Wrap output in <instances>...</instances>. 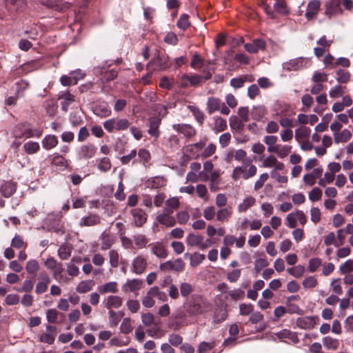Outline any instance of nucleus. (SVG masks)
<instances>
[{"label": "nucleus", "instance_id": "obj_1", "mask_svg": "<svg viewBox=\"0 0 353 353\" xmlns=\"http://www.w3.org/2000/svg\"><path fill=\"white\" fill-rule=\"evenodd\" d=\"M210 304L208 300L201 295L194 294L185 305L186 312L190 316H195L208 312Z\"/></svg>", "mask_w": 353, "mask_h": 353}, {"label": "nucleus", "instance_id": "obj_2", "mask_svg": "<svg viewBox=\"0 0 353 353\" xmlns=\"http://www.w3.org/2000/svg\"><path fill=\"white\" fill-rule=\"evenodd\" d=\"M43 131L40 129H32L27 123H20L14 129V133L16 137L26 139L31 137H40Z\"/></svg>", "mask_w": 353, "mask_h": 353}, {"label": "nucleus", "instance_id": "obj_3", "mask_svg": "<svg viewBox=\"0 0 353 353\" xmlns=\"http://www.w3.org/2000/svg\"><path fill=\"white\" fill-rule=\"evenodd\" d=\"M170 66L169 57L165 55H158L154 57L146 65L148 70H164Z\"/></svg>", "mask_w": 353, "mask_h": 353}, {"label": "nucleus", "instance_id": "obj_4", "mask_svg": "<svg viewBox=\"0 0 353 353\" xmlns=\"http://www.w3.org/2000/svg\"><path fill=\"white\" fill-rule=\"evenodd\" d=\"M256 173V167L252 163L250 159L244 161L241 166L236 167L233 172V176H254Z\"/></svg>", "mask_w": 353, "mask_h": 353}, {"label": "nucleus", "instance_id": "obj_5", "mask_svg": "<svg viewBox=\"0 0 353 353\" xmlns=\"http://www.w3.org/2000/svg\"><path fill=\"white\" fill-rule=\"evenodd\" d=\"M172 128L177 132L182 134L188 139H192L196 134V130L187 123L174 124Z\"/></svg>", "mask_w": 353, "mask_h": 353}, {"label": "nucleus", "instance_id": "obj_6", "mask_svg": "<svg viewBox=\"0 0 353 353\" xmlns=\"http://www.w3.org/2000/svg\"><path fill=\"white\" fill-rule=\"evenodd\" d=\"M61 217L58 214H48L44 220V225L49 231L58 232L60 230Z\"/></svg>", "mask_w": 353, "mask_h": 353}, {"label": "nucleus", "instance_id": "obj_7", "mask_svg": "<svg viewBox=\"0 0 353 353\" xmlns=\"http://www.w3.org/2000/svg\"><path fill=\"white\" fill-rule=\"evenodd\" d=\"M147 265V259L142 255H138L132 261L131 271L136 274H141L145 272Z\"/></svg>", "mask_w": 353, "mask_h": 353}, {"label": "nucleus", "instance_id": "obj_8", "mask_svg": "<svg viewBox=\"0 0 353 353\" xmlns=\"http://www.w3.org/2000/svg\"><path fill=\"white\" fill-rule=\"evenodd\" d=\"M245 50L249 53L256 54L259 50H265L266 48V43L261 39H256L251 43H247L244 45Z\"/></svg>", "mask_w": 353, "mask_h": 353}, {"label": "nucleus", "instance_id": "obj_9", "mask_svg": "<svg viewBox=\"0 0 353 353\" xmlns=\"http://www.w3.org/2000/svg\"><path fill=\"white\" fill-rule=\"evenodd\" d=\"M97 148L91 143L83 145L80 147L78 154L81 159L92 158L97 153Z\"/></svg>", "mask_w": 353, "mask_h": 353}, {"label": "nucleus", "instance_id": "obj_10", "mask_svg": "<svg viewBox=\"0 0 353 353\" xmlns=\"http://www.w3.org/2000/svg\"><path fill=\"white\" fill-rule=\"evenodd\" d=\"M134 224L137 227H141L147 221L148 215L141 208H134L130 211Z\"/></svg>", "mask_w": 353, "mask_h": 353}, {"label": "nucleus", "instance_id": "obj_11", "mask_svg": "<svg viewBox=\"0 0 353 353\" xmlns=\"http://www.w3.org/2000/svg\"><path fill=\"white\" fill-rule=\"evenodd\" d=\"M320 6L321 2L319 0H312L308 3L305 14L307 20H312L316 18L320 9Z\"/></svg>", "mask_w": 353, "mask_h": 353}, {"label": "nucleus", "instance_id": "obj_12", "mask_svg": "<svg viewBox=\"0 0 353 353\" xmlns=\"http://www.w3.org/2000/svg\"><path fill=\"white\" fill-rule=\"evenodd\" d=\"M316 316H304L300 317L296 319V325L304 330H311L316 325Z\"/></svg>", "mask_w": 353, "mask_h": 353}, {"label": "nucleus", "instance_id": "obj_13", "mask_svg": "<svg viewBox=\"0 0 353 353\" xmlns=\"http://www.w3.org/2000/svg\"><path fill=\"white\" fill-rule=\"evenodd\" d=\"M148 134L157 139L160 135L159 125L161 123L160 117H151L149 118Z\"/></svg>", "mask_w": 353, "mask_h": 353}, {"label": "nucleus", "instance_id": "obj_14", "mask_svg": "<svg viewBox=\"0 0 353 353\" xmlns=\"http://www.w3.org/2000/svg\"><path fill=\"white\" fill-rule=\"evenodd\" d=\"M254 81V77L252 74H244L239 77L232 78L230 80V85L234 89L243 87L245 82L252 83Z\"/></svg>", "mask_w": 353, "mask_h": 353}, {"label": "nucleus", "instance_id": "obj_15", "mask_svg": "<svg viewBox=\"0 0 353 353\" xmlns=\"http://www.w3.org/2000/svg\"><path fill=\"white\" fill-rule=\"evenodd\" d=\"M123 299L119 296L110 295L103 301L105 307L109 310L112 308H119L122 305Z\"/></svg>", "mask_w": 353, "mask_h": 353}, {"label": "nucleus", "instance_id": "obj_16", "mask_svg": "<svg viewBox=\"0 0 353 353\" xmlns=\"http://www.w3.org/2000/svg\"><path fill=\"white\" fill-rule=\"evenodd\" d=\"M149 247L151 248V252L158 258L165 259L168 255L166 248L161 243H153L150 244Z\"/></svg>", "mask_w": 353, "mask_h": 353}, {"label": "nucleus", "instance_id": "obj_17", "mask_svg": "<svg viewBox=\"0 0 353 353\" xmlns=\"http://www.w3.org/2000/svg\"><path fill=\"white\" fill-rule=\"evenodd\" d=\"M268 152L276 153L279 157H287L292 151V146L288 145L276 144L274 148H268Z\"/></svg>", "mask_w": 353, "mask_h": 353}, {"label": "nucleus", "instance_id": "obj_18", "mask_svg": "<svg viewBox=\"0 0 353 353\" xmlns=\"http://www.w3.org/2000/svg\"><path fill=\"white\" fill-rule=\"evenodd\" d=\"M203 81V75H199V74H194L192 76L188 75H184L182 77V83L181 86L186 88L188 87V81L190 82V83L192 86H196L199 85L202 81Z\"/></svg>", "mask_w": 353, "mask_h": 353}, {"label": "nucleus", "instance_id": "obj_19", "mask_svg": "<svg viewBox=\"0 0 353 353\" xmlns=\"http://www.w3.org/2000/svg\"><path fill=\"white\" fill-rule=\"evenodd\" d=\"M143 285V281L139 279H128L127 282L123 285L122 289L123 291L127 292L128 288L132 292L139 291Z\"/></svg>", "mask_w": 353, "mask_h": 353}, {"label": "nucleus", "instance_id": "obj_20", "mask_svg": "<svg viewBox=\"0 0 353 353\" xmlns=\"http://www.w3.org/2000/svg\"><path fill=\"white\" fill-rule=\"evenodd\" d=\"M101 217L96 214H91L88 216H84L81 219L80 225L81 226H94L101 223Z\"/></svg>", "mask_w": 353, "mask_h": 353}, {"label": "nucleus", "instance_id": "obj_21", "mask_svg": "<svg viewBox=\"0 0 353 353\" xmlns=\"http://www.w3.org/2000/svg\"><path fill=\"white\" fill-rule=\"evenodd\" d=\"M352 132L348 129H343L340 132L334 134V141L335 143H345L349 141L352 138Z\"/></svg>", "mask_w": 353, "mask_h": 353}, {"label": "nucleus", "instance_id": "obj_22", "mask_svg": "<svg viewBox=\"0 0 353 353\" xmlns=\"http://www.w3.org/2000/svg\"><path fill=\"white\" fill-rule=\"evenodd\" d=\"M261 166L264 168H275L277 170H281L283 167V164L278 162L274 156L270 155L263 160Z\"/></svg>", "mask_w": 353, "mask_h": 353}, {"label": "nucleus", "instance_id": "obj_23", "mask_svg": "<svg viewBox=\"0 0 353 353\" xmlns=\"http://www.w3.org/2000/svg\"><path fill=\"white\" fill-rule=\"evenodd\" d=\"M59 141L55 135L49 134L44 137L41 143L44 149L49 150L58 145Z\"/></svg>", "mask_w": 353, "mask_h": 353}, {"label": "nucleus", "instance_id": "obj_24", "mask_svg": "<svg viewBox=\"0 0 353 353\" xmlns=\"http://www.w3.org/2000/svg\"><path fill=\"white\" fill-rule=\"evenodd\" d=\"M97 291L101 294L106 293H116L118 291L117 283L115 281H110L104 285H99Z\"/></svg>", "mask_w": 353, "mask_h": 353}, {"label": "nucleus", "instance_id": "obj_25", "mask_svg": "<svg viewBox=\"0 0 353 353\" xmlns=\"http://www.w3.org/2000/svg\"><path fill=\"white\" fill-rule=\"evenodd\" d=\"M17 190V183L12 181H8L1 187V192L4 197L11 196Z\"/></svg>", "mask_w": 353, "mask_h": 353}, {"label": "nucleus", "instance_id": "obj_26", "mask_svg": "<svg viewBox=\"0 0 353 353\" xmlns=\"http://www.w3.org/2000/svg\"><path fill=\"white\" fill-rule=\"evenodd\" d=\"M311 130L308 127L302 126L295 130V139L297 142L309 139Z\"/></svg>", "mask_w": 353, "mask_h": 353}, {"label": "nucleus", "instance_id": "obj_27", "mask_svg": "<svg viewBox=\"0 0 353 353\" xmlns=\"http://www.w3.org/2000/svg\"><path fill=\"white\" fill-rule=\"evenodd\" d=\"M340 4V0H328L325 3V14L330 17L339 10Z\"/></svg>", "mask_w": 353, "mask_h": 353}, {"label": "nucleus", "instance_id": "obj_28", "mask_svg": "<svg viewBox=\"0 0 353 353\" xmlns=\"http://www.w3.org/2000/svg\"><path fill=\"white\" fill-rule=\"evenodd\" d=\"M94 112L99 117H106L110 115L111 109L107 103H101L95 106Z\"/></svg>", "mask_w": 353, "mask_h": 353}, {"label": "nucleus", "instance_id": "obj_29", "mask_svg": "<svg viewBox=\"0 0 353 353\" xmlns=\"http://www.w3.org/2000/svg\"><path fill=\"white\" fill-rule=\"evenodd\" d=\"M52 164L63 170L68 168L69 161L62 155L55 154L52 159Z\"/></svg>", "mask_w": 353, "mask_h": 353}, {"label": "nucleus", "instance_id": "obj_30", "mask_svg": "<svg viewBox=\"0 0 353 353\" xmlns=\"http://www.w3.org/2000/svg\"><path fill=\"white\" fill-rule=\"evenodd\" d=\"M221 101L216 97H209L207 101L208 112L211 114L213 112L219 110L221 108Z\"/></svg>", "mask_w": 353, "mask_h": 353}, {"label": "nucleus", "instance_id": "obj_31", "mask_svg": "<svg viewBox=\"0 0 353 353\" xmlns=\"http://www.w3.org/2000/svg\"><path fill=\"white\" fill-rule=\"evenodd\" d=\"M157 220L160 224L169 228L174 226L176 223L174 216L172 215L159 214L157 216Z\"/></svg>", "mask_w": 353, "mask_h": 353}, {"label": "nucleus", "instance_id": "obj_32", "mask_svg": "<svg viewBox=\"0 0 353 353\" xmlns=\"http://www.w3.org/2000/svg\"><path fill=\"white\" fill-rule=\"evenodd\" d=\"M41 279L42 281H39L36 285L35 292L37 294H41L46 292L48 285L50 283V279L47 274H44Z\"/></svg>", "mask_w": 353, "mask_h": 353}, {"label": "nucleus", "instance_id": "obj_33", "mask_svg": "<svg viewBox=\"0 0 353 353\" xmlns=\"http://www.w3.org/2000/svg\"><path fill=\"white\" fill-rule=\"evenodd\" d=\"M94 282L92 280H85L81 281L76 288V291L80 294H84L92 290Z\"/></svg>", "mask_w": 353, "mask_h": 353}, {"label": "nucleus", "instance_id": "obj_34", "mask_svg": "<svg viewBox=\"0 0 353 353\" xmlns=\"http://www.w3.org/2000/svg\"><path fill=\"white\" fill-rule=\"evenodd\" d=\"M336 81L339 83H347L351 79V74L348 70L344 69H339L336 71Z\"/></svg>", "mask_w": 353, "mask_h": 353}, {"label": "nucleus", "instance_id": "obj_35", "mask_svg": "<svg viewBox=\"0 0 353 353\" xmlns=\"http://www.w3.org/2000/svg\"><path fill=\"white\" fill-rule=\"evenodd\" d=\"M267 113V110L263 105L255 106L252 109L251 116L254 120L262 119Z\"/></svg>", "mask_w": 353, "mask_h": 353}, {"label": "nucleus", "instance_id": "obj_36", "mask_svg": "<svg viewBox=\"0 0 353 353\" xmlns=\"http://www.w3.org/2000/svg\"><path fill=\"white\" fill-rule=\"evenodd\" d=\"M303 58L294 59L286 62L284 68L288 70H299L303 67Z\"/></svg>", "mask_w": 353, "mask_h": 353}, {"label": "nucleus", "instance_id": "obj_37", "mask_svg": "<svg viewBox=\"0 0 353 353\" xmlns=\"http://www.w3.org/2000/svg\"><path fill=\"white\" fill-rule=\"evenodd\" d=\"M203 241V236L194 233H190L186 239L187 244L190 246H199Z\"/></svg>", "mask_w": 353, "mask_h": 353}, {"label": "nucleus", "instance_id": "obj_38", "mask_svg": "<svg viewBox=\"0 0 353 353\" xmlns=\"http://www.w3.org/2000/svg\"><path fill=\"white\" fill-rule=\"evenodd\" d=\"M188 110L192 113L196 121L201 125H203L205 120L204 113L195 105H188Z\"/></svg>", "mask_w": 353, "mask_h": 353}, {"label": "nucleus", "instance_id": "obj_39", "mask_svg": "<svg viewBox=\"0 0 353 353\" xmlns=\"http://www.w3.org/2000/svg\"><path fill=\"white\" fill-rule=\"evenodd\" d=\"M154 290L152 288L148 291L145 296L142 298V304L145 307H152L155 304Z\"/></svg>", "mask_w": 353, "mask_h": 353}, {"label": "nucleus", "instance_id": "obj_40", "mask_svg": "<svg viewBox=\"0 0 353 353\" xmlns=\"http://www.w3.org/2000/svg\"><path fill=\"white\" fill-rule=\"evenodd\" d=\"M100 239L101 241V250H107L110 249L114 243L113 238H112L108 234L103 233L100 236Z\"/></svg>", "mask_w": 353, "mask_h": 353}, {"label": "nucleus", "instance_id": "obj_41", "mask_svg": "<svg viewBox=\"0 0 353 353\" xmlns=\"http://www.w3.org/2000/svg\"><path fill=\"white\" fill-rule=\"evenodd\" d=\"M322 341L323 345L327 350H336L339 347V342L336 339H333L330 336H325L323 338Z\"/></svg>", "mask_w": 353, "mask_h": 353}, {"label": "nucleus", "instance_id": "obj_42", "mask_svg": "<svg viewBox=\"0 0 353 353\" xmlns=\"http://www.w3.org/2000/svg\"><path fill=\"white\" fill-rule=\"evenodd\" d=\"M256 200L252 196L246 197L243 201L240 203L238 206V210L239 212H245L250 208L253 206L255 204Z\"/></svg>", "mask_w": 353, "mask_h": 353}, {"label": "nucleus", "instance_id": "obj_43", "mask_svg": "<svg viewBox=\"0 0 353 353\" xmlns=\"http://www.w3.org/2000/svg\"><path fill=\"white\" fill-rule=\"evenodd\" d=\"M59 316L64 317V314L56 310L55 309H49L46 313V318L50 323L57 322Z\"/></svg>", "mask_w": 353, "mask_h": 353}, {"label": "nucleus", "instance_id": "obj_44", "mask_svg": "<svg viewBox=\"0 0 353 353\" xmlns=\"http://www.w3.org/2000/svg\"><path fill=\"white\" fill-rule=\"evenodd\" d=\"M214 126L213 130L216 132H221L224 131L227 128V122L226 121L219 117H216L214 118Z\"/></svg>", "mask_w": 353, "mask_h": 353}, {"label": "nucleus", "instance_id": "obj_45", "mask_svg": "<svg viewBox=\"0 0 353 353\" xmlns=\"http://www.w3.org/2000/svg\"><path fill=\"white\" fill-rule=\"evenodd\" d=\"M40 148L39 143L28 141L24 143L23 149L27 154H32L36 153Z\"/></svg>", "mask_w": 353, "mask_h": 353}, {"label": "nucleus", "instance_id": "obj_46", "mask_svg": "<svg viewBox=\"0 0 353 353\" xmlns=\"http://www.w3.org/2000/svg\"><path fill=\"white\" fill-rule=\"evenodd\" d=\"M346 88L341 85H336L332 88L329 91V95L331 98L336 99L343 96Z\"/></svg>", "mask_w": 353, "mask_h": 353}, {"label": "nucleus", "instance_id": "obj_47", "mask_svg": "<svg viewBox=\"0 0 353 353\" xmlns=\"http://www.w3.org/2000/svg\"><path fill=\"white\" fill-rule=\"evenodd\" d=\"M183 154L188 158L194 159H198L201 155L192 144H189L183 148Z\"/></svg>", "mask_w": 353, "mask_h": 353}, {"label": "nucleus", "instance_id": "obj_48", "mask_svg": "<svg viewBox=\"0 0 353 353\" xmlns=\"http://www.w3.org/2000/svg\"><path fill=\"white\" fill-rule=\"evenodd\" d=\"M176 26L183 30H187L190 26L189 16L185 14L181 15L176 22Z\"/></svg>", "mask_w": 353, "mask_h": 353}, {"label": "nucleus", "instance_id": "obj_49", "mask_svg": "<svg viewBox=\"0 0 353 353\" xmlns=\"http://www.w3.org/2000/svg\"><path fill=\"white\" fill-rule=\"evenodd\" d=\"M39 269V264L34 259L30 260L26 265V270L29 274H35Z\"/></svg>", "mask_w": 353, "mask_h": 353}, {"label": "nucleus", "instance_id": "obj_50", "mask_svg": "<svg viewBox=\"0 0 353 353\" xmlns=\"http://www.w3.org/2000/svg\"><path fill=\"white\" fill-rule=\"evenodd\" d=\"M230 128L236 130H243L244 125L242 120H239L236 116L230 117Z\"/></svg>", "mask_w": 353, "mask_h": 353}, {"label": "nucleus", "instance_id": "obj_51", "mask_svg": "<svg viewBox=\"0 0 353 353\" xmlns=\"http://www.w3.org/2000/svg\"><path fill=\"white\" fill-rule=\"evenodd\" d=\"M339 272L341 274H346L353 272V260H347L345 263L341 264L339 267Z\"/></svg>", "mask_w": 353, "mask_h": 353}, {"label": "nucleus", "instance_id": "obj_52", "mask_svg": "<svg viewBox=\"0 0 353 353\" xmlns=\"http://www.w3.org/2000/svg\"><path fill=\"white\" fill-rule=\"evenodd\" d=\"M121 332L125 334H128L130 333L132 330L133 327L131 325V319L130 318H124L121 326H120Z\"/></svg>", "mask_w": 353, "mask_h": 353}, {"label": "nucleus", "instance_id": "obj_53", "mask_svg": "<svg viewBox=\"0 0 353 353\" xmlns=\"http://www.w3.org/2000/svg\"><path fill=\"white\" fill-rule=\"evenodd\" d=\"M72 253V250L70 247L65 245H62L58 250V255L62 260L68 259Z\"/></svg>", "mask_w": 353, "mask_h": 353}, {"label": "nucleus", "instance_id": "obj_54", "mask_svg": "<svg viewBox=\"0 0 353 353\" xmlns=\"http://www.w3.org/2000/svg\"><path fill=\"white\" fill-rule=\"evenodd\" d=\"M133 240L139 248H144L148 242V239L144 234H136L133 236Z\"/></svg>", "mask_w": 353, "mask_h": 353}, {"label": "nucleus", "instance_id": "obj_55", "mask_svg": "<svg viewBox=\"0 0 353 353\" xmlns=\"http://www.w3.org/2000/svg\"><path fill=\"white\" fill-rule=\"evenodd\" d=\"M110 264L112 268H117L119 263V254L115 250L109 252Z\"/></svg>", "mask_w": 353, "mask_h": 353}, {"label": "nucleus", "instance_id": "obj_56", "mask_svg": "<svg viewBox=\"0 0 353 353\" xmlns=\"http://www.w3.org/2000/svg\"><path fill=\"white\" fill-rule=\"evenodd\" d=\"M254 311V305L252 303H241L239 305V314L242 316L251 314Z\"/></svg>", "mask_w": 353, "mask_h": 353}, {"label": "nucleus", "instance_id": "obj_57", "mask_svg": "<svg viewBox=\"0 0 353 353\" xmlns=\"http://www.w3.org/2000/svg\"><path fill=\"white\" fill-rule=\"evenodd\" d=\"M118 76V72L116 70H110L102 73V81L103 82H109L115 79Z\"/></svg>", "mask_w": 353, "mask_h": 353}, {"label": "nucleus", "instance_id": "obj_58", "mask_svg": "<svg viewBox=\"0 0 353 353\" xmlns=\"http://www.w3.org/2000/svg\"><path fill=\"white\" fill-rule=\"evenodd\" d=\"M341 168L339 163L333 162L328 165L329 172L325 173L324 176H334V174L339 172Z\"/></svg>", "mask_w": 353, "mask_h": 353}, {"label": "nucleus", "instance_id": "obj_59", "mask_svg": "<svg viewBox=\"0 0 353 353\" xmlns=\"http://www.w3.org/2000/svg\"><path fill=\"white\" fill-rule=\"evenodd\" d=\"M205 259V255L203 254L194 253L190 258V265L192 267H196L200 265Z\"/></svg>", "mask_w": 353, "mask_h": 353}, {"label": "nucleus", "instance_id": "obj_60", "mask_svg": "<svg viewBox=\"0 0 353 353\" xmlns=\"http://www.w3.org/2000/svg\"><path fill=\"white\" fill-rule=\"evenodd\" d=\"M322 261L319 258H312L309 261L308 270L310 272H316L321 265Z\"/></svg>", "mask_w": 353, "mask_h": 353}, {"label": "nucleus", "instance_id": "obj_61", "mask_svg": "<svg viewBox=\"0 0 353 353\" xmlns=\"http://www.w3.org/2000/svg\"><path fill=\"white\" fill-rule=\"evenodd\" d=\"M193 287L188 283H181L180 285V292L182 296L187 297L193 292Z\"/></svg>", "mask_w": 353, "mask_h": 353}, {"label": "nucleus", "instance_id": "obj_62", "mask_svg": "<svg viewBox=\"0 0 353 353\" xmlns=\"http://www.w3.org/2000/svg\"><path fill=\"white\" fill-rule=\"evenodd\" d=\"M302 284L304 288H313L317 285L318 281L314 276H310L303 279Z\"/></svg>", "mask_w": 353, "mask_h": 353}, {"label": "nucleus", "instance_id": "obj_63", "mask_svg": "<svg viewBox=\"0 0 353 353\" xmlns=\"http://www.w3.org/2000/svg\"><path fill=\"white\" fill-rule=\"evenodd\" d=\"M11 245L17 249H21L26 247V244L23 241V238L19 234H16L12 239Z\"/></svg>", "mask_w": 353, "mask_h": 353}, {"label": "nucleus", "instance_id": "obj_64", "mask_svg": "<svg viewBox=\"0 0 353 353\" xmlns=\"http://www.w3.org/2000/svg\"><path fill=\"white\" fill-rule=\"evenodd\" d=\"M241 275V269H235L227 274V279L230 283H235L239 280Z\"/></svg>", "mask_w": 353, "mask_h": 353}]
</instances>
